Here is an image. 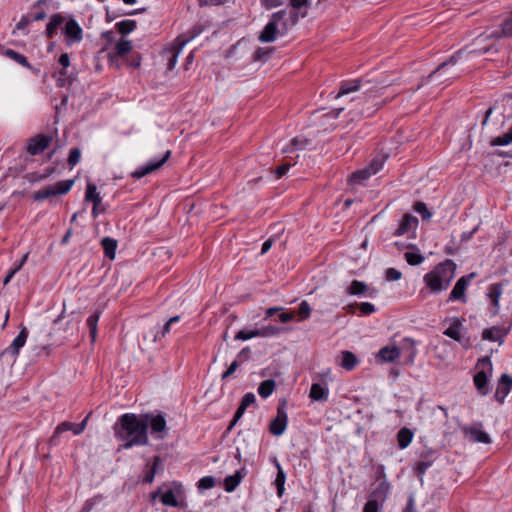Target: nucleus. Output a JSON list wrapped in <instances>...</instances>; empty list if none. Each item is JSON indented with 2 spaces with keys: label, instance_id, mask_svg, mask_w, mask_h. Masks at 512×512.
Returning a JSON list of instances; mask_svg holds the SVG:
<instances>
[{
  "label": "nucleus",
  "instance_id": "1",
  "mask_svg": "<svg viewBox=\"0 0 512 512\" xmlns=\"http://www.w3.org/2000/svg\"><path fill=\"white\" fill-rule=\"evenodd\" d=\"M115 437L124 442L120 448L129 449L133 446L147 445V420L135 414L122 415L114 426Z\"/></svg>",
  "mask_w": 512,
  "mask_h": 512
},
{
  "label": "nucleus",
  "instance_id": "2",
  "mask_svg": "<svg viewBox=\"0 0 512 512\" xmlns=\"http://www.w3.org/2000/svg\"><path fill=\"white\" fill-rule=\"evenodd\" d=\"M456 264L452 260H445L438 264L432 271L427 273L423 280L433 293H440L446 290L455 277Z\"/></svg>",
  "mask_w": 512,
  "mask_h": 512
},
{
  "label": "nucleus",
  "instance_id": "3",
  "mask_svg": "<svg viewBox=\"0 0 512 512\" xmlns=\"http://www.w3.org/2000/svg\"><path fill=\"white\" fill-rule=\"evenodd\" d=\"M387 159L386 155L378 154L376 155L368 165L364 168L359 169L353 172L349 177V182L352 185H364L365 182L372 176L377 174L380 170L383 169L385 161Z\"/></svg>",
  "mask_w": 512,
  "mask_h": 512
},
{
  "label": "nucleus",
  "instance_id": "4",
  "mask_svg": "<svg viewBox=\"0 0 512 512\" xmlns=\"http://www.w3.org/2000/svg\"><path fill=\"white\" fill-rule=\"evenodd\" d=\"M378 97V90L375 89H364L359 95L351 98V101L355 103L353 111L357 114L371 116V114L382 106V102H375L372 105L371 102Z\"/></svg>",
  "mask_w": 512,
  "mask_h": 512
},
{
  "label": "nucleus",
  "instance_id": "5",
  "mask_svg": "<svg viewBox=\"0 0 512 512\" xmlns=\"http://www.w3.org/2000/svg\"><path fill=\"white\" fill-rule=\"evenodd\" d=\"M461 51L456 52L452 55L447 61L441 63L436 70L430 73L427 79L431 80L434 78H439L441 82L447 81L449 79L455 78L457 76L456 72H450L449 69L456 65L457 61L461 57Z\"/></svg>",
  "mask_w": 512,
  "mask_h": 512
},
{
  "label": "nucleus",
  "instance_id": "6",
  "mask_svg": "<svg viewBox=\"0 0 512 512\" xmlns=\"http://www.w3.org/2000/svg\"><path fill=\"white\" fill-rule=\"evenodd\" d=\"M191 36L189 38L184 37L183 35L176 38L175 43L170 48L164 51V57L167 59V69L172 70L178 59V55L182 51L183 47L193 38Z\"/></svg>",
  "mask_w": 512,
  "mask_h": 512
},
{
  "label": "nucleus",
  "instance_id": "7",
  "mask_svg": "<svg viewBox=\"0 0 512 512\" xmlns=\"http://www.w3.org/2000/svg\"><path fill=\"white\" fill-rule=\"evenodd\" d=\"M281 331L282 329L277 326L268 325L251 331L241 330L236 334L235 339L249 340L254 337H272L279 334Z\"/></svg>",
  "mask_w": 512,
  "mask_h": 512
},
{
  "label": "nucleus",
  "instance_id": "8",
  "mask_svg": "<svg viewBox=\"0 0 512 512\" xmlns=\"http://www.w3.org/2000/svg\"><path fill=\"white\" fill-rule=\"evenodd\" d=\"M475 276H476L475 273H470V274L458 279L449 295L448 300L449 301H461V302L465 303L467 301V298L465 295L466 289Z\"/></svg>",
  "mask_w": 512,
  "mask_h": 512
},
{
  "label": "nucleus",
  "instance_id": "9",
  "mask_svg": "<svg viewBox=\"0 0 512 512\" xmlns=\"http://www.w3.org/2000/svg\"><path fill=\"white\" fill-rule=\"evenodd\" d=\"M288 423V416L285 411V404H281L277 409V416L270 424V432L275 436H280L284 433Z\"/></svg>",
  "mask_w": 512,
  "mask_h": 512
},
{
  "label": "nucleus",
  "instance_id": "10",
  "mask_svg": "<svg viewBox=\"0 0 512 512\" xmlns=\"http://www.w3.org/2000/svg\"><path fill=\"white\" fill-rule=\"evenodd\" d=\"M170 155H171V152L169 150H167L161 159L153 160L143 166H140L138 169H136L132 173V176L134 178L140 179V178L158 170L169 159Z\"/></svg>",
  "mask_w": 512,
  "mask_h": 512
},
{
  "label": "nucleus",
  "instance_id": "11",
  "mask_svg": "<svg viewBox=\"0 0 512 512\" xmlns=\"http://www.w3.org/2000/svg\"><path fill=\"white\" fill-rule=\"evenodd\" d=\"M481 426V423L477 424V426H465L462 428V431L469 440L488 444L491 442V439L489 435L481 429Z\"/></svg>",
  "mask_w": 512,
  "mask_h": 512
},
{
  "label": "nucleus",
  "instance_id": "12",
  "mask_svg": "<svg viewBox=\"0 0 512 512\" xmlns=\"http://www.w3.org/2000/svg\"><path fill=\"white\" fill-rule=\"evenodd\" d=\"M64 34L69 44L79 43L83 38V30L78 22L73 18H70L66 22L64 27Z\"/></svg>",
  "mask_w": 512,
  "mask_h": 512
},
{
  "label": "nucleus",
  "instance_id": "13",
  "mask_svg": "<svg viewBox=\"0 0 512 512\" xmlns=\"http://www.w3.org/2000/svg\"><path fill=\"white\" fill-rule=\"evenodd\" d=\"M503 293V285L501 283L491 284L487 288L486 296L491 304V313L492 315H497L499 313L500 305L499 299Z\"/></svg>",
  "mask_w": 512,
  "mask_h": 512
},
{
  "label": "nucleus",
  "instance_id": "14",
  "mask_svg": "<svg viewBox=\"0 0 512 512\" xmlns=\"http://www.w3.org/2000/svg\"><path fill=\"white\" fill-rule=\"evenodd\" d=\"M480 37L484 40L488 39H500L512 37V13L503 21L500 30H494L491 33H483Z\"/></svg>",
  "mask_w": 512,
  "mask_h": 512
},
{
  "label": "nucleus",
  "instance_id": "15",
  "mask_svg": "<svg viewBox=\"0 0 512 512\" xmlns=\"http://www.w3.org/2000/svg\"><path fill=\"white\" fill-rule=\"evenodd\" d=\"M418 227V219L417 217L411 215V214H405L402 218V220L399 223V226L397 230L395 231L394 235L396 236H402L407 233L414 234L416 231V228Z\"/></svg>",
  "mask_w": 512,
  "mask_h": 512
},
{
  "label": "nucleus",
  "instance_id": "16",
  "mask_svg": "<svg viewBox=\"0 0 512 512\" xmlns=\"http://www.w3.org/2000/svg\"><path fill=\"white\" fill-rule=\"evenodd\" d=\"M509 329L503 326H493L491 328L484 329L482 332V339L502 343L504 337L508 334Z\"/></svg>",
  "mask_w": 512,
  "mask_h": 512
},
{
  "label": "nucleus",
  "instance_id": "17",
  "mask_svg": "<svg viewBox=\"0 0 512 512\" xmlns=\"http://www.w3.org/2000/svg\"><path fill=\"white\" fill-rule=\"evenodd\" d=\"M401 355V349L398 348L395 345H387L382 347L378 354L377 359L381 362H394L396 359H398Z\"/></svg>",
  "mask_w": 512,
  "mask_h": 512
},
{
  "label": "nucleus",
  "instance_id": "18",
  "mask_svg": "<svg viewBox=\"0 0 512 512\" xmlns=\"http://www.w3.org/2000/svg\"><path fill=\"white\" fill-rule=\"evenodd\" d=\"M51 141V138L45 135H38L31 139L29 145H28V152L31 155H37L41 152H43L48 146Z\"/></svg>",
  "mask_w": 512,
  "mask_h": 512
},
{
  "label": "nucleus",
  "instance_id": "19",
  "mask_svg": "<svg viewBox=\"0 0 512 512\" xmlns=\"http://www.w3.org/2000/svg\"><path fill=\"white\" fill-rule=\"evenodd\" d=\"M461 325L462 322L458 318L453 319L452 324L444 331V335L454 339L455 341H458L463 346L468 347L469 340L464 339L460 334Z\"/></svg>",
  "mask_w": 512,
  "mask_h": 512
},
{
  "label": "nucleus",
  "instance_id": "20",
  "mask_svg": "<svg viewBox=\"0 0 512 512\" xmlns=\"http://www.w3.org/2000/svg\"><path fill=\"white\" fill-rule=\"evenodd\" d=\"M28 337V331L26 327H22L18 336L12 341L11 345L5 350V353L17 356L20 349L25 345Z\"/></svg>",
  "mask_w": 512,
  "mask_h": 512
},
{
  "label": "nucleus",
  "instance_id": "21",
  "mask_svg": "<svg viewBox=\"0 0 512 512\" xmlns=\"http://www.w3.org/2000/svg\"><path fill=\"white\" fill-rule=\"evenodd\" d=\"M512 387V377L508 374H503L499 380L498 387L495 393V398L499 402H503L505 397L509 394Z\"/></svg>",
  "mask_w": 512,
  "mask_h": 512
},
{
  "label": "nucleus",
  "instance_id": "22",
  "mask_svg": "<svg viewBox=\"0 0 512 512\" xmlns=\"http://www.w3.org/2000/svg\"><path fill=\"white\" fill-rule=\"evenodd\" d=\"M278 32V25L272 21H269L259 34L258 40L263 43L274 42L277 38Z\"/></svg>",
  "mask_w": 512,
  "mask_h": 512
},
{
  "label": "nucleus",
  "instance_id": "23",
  "mask_svg": "<svg viewBox=\"0 0 512 512\" xmlns=\"http://www.w3.org/2000/svg\"><path fill=\"white\" fill-rule=\"evenodd\" d=\"M363 87L364 85L359 79L345 81L341 84L340 90L337 93L336 98L346 96L350 93L359 92L361 89H363Z\"/></svg>",
  "mask_w": 512,
  "mask_h": 512
},
{
  "label": "nucleus",
  "instance_id": "24",
  "mask_svg": "<svg viewBox=\"0 0 512 512\" xmlns=\"http://www.w3.org/2000/svg\"><path fill=\"white\" fill-rule=\"evenodd\" d=\"M144 420H147V425L150 424L152 433H161L166 430V420L162 415H149L142 416Z\"/></svg>",
  "mask_w": 512,
  "mask_h": 512
},
{
  "label": "nucleus",
  "instance_id": "25",
  "mask_svg": "<svg viewBox=\"0 0 512 512\" xmlns=\"http://www.w3.org/2000/svg\"><path fill=\"white\" fill-rule=\"evenodd\" d=\"M85 203H91L92 214L94 217H97L99 214L104 213L106 207L102 204V199L100 194H85Z\"/></svg>",
  "mask_w": 512,
  "mask_h": 512
},
{
  "label": "nucleus",
  "instance_id": "26",
  "mask_svg": "<svg viewBox=\"0 0 512 512\" xmlns=\"http://www.w3.org/2000/svg\"><path fill=\"white\" fill-rule=\"evenodd\" d=\"M341 357V367L344 369L351 371L353 370L359 363L357 357L350 351H342L340 354Z\"/></svg>",
  "mask_w": 512,
  "mask_h": 512
},
{
  "label": "nucleus",
  "instance_id": "27",
  "mask_svg": "<svg viewBox=\"0 0 512 512\" xmlns=\"http://www.w3.org/2000/svg\"><path fill=\"white\" fill-rule=\"evenodd\" d=\"M414 437L413 432L406 427L401 428L397 433V442L400 449L407 448Z\"/></svg>",
  "mask_w": 512,
  "mask_h": 512
},
{
  "label": "nucleus",
  "instance_id": "28",
  "mask_svg": "<svg viewBox=\"0 0 512 512\" xmlns=\"http://www.w3.org/2000/svg\"><path fill=\"white\" fill-rule=\"evenodd\" d=\"M328 388L319 383H314L310 389V398L315 401H325L328 398Z\"/></svg>",
  "mask_w": 512,
  "mask_h": 512
},
{
  "label": "nucleus",
  "instance_id": "29",
  "mask_svg": "<svg viewBox=\"0 0 512 512\" xmlns=\"http://www.w3.org/2000/svg\"><path fill=\"white\" fill-rule=\"evenodd\" d=\"M101 245L105 256L110 260H113L116 255L117 241L110 237H105L101 240Z\"/></svg>",
  "mask_w": 512,
  "mask_h": 512
},
{
  "label": "nucleus",
  "instance_id": "30",
  "mask_svg": "<svg viewBox=\"0 0 512 512\" xmlns=\"http://www.w3.org/2000/svg\"><path fill=\"white\" fill-rule=\"evenodd\" d=\"M64 18L61 14H53L46 27V37L52 38L57 28L63 23Z\"/></svg>",
  "mask_w": 512,
  "mask_h": 512
},
{
  "label": "nucleus",
  "instance_id": "31",
  "mask_svg": "<svg viewBox=\"0 0 512 512\" xmlns=\"http://www.w3.org/2000/svg\"><path fill=\"white\" fill-rule=\"evenodd\" d=\"M275 466L277 468V476L275 479V485L277 488V495L281 497L284 493V484L286 480V475L280 465V463L277 461V459L274 460Z\"/></svg>",
  "mask_w": 512,
  "mask_h": 512
},
{
  "label": "nucleus",
  "instance_id": "32",
  "mask_svg": "<svg viewBox=\"0 0 512 512\" xmlns=\"http://www.w3.org/2000/svg\"><path fill=\"white\" fill-rule=\"evenodd\" d=\"M474 384L477 388V390L482 394L486 395L488 393V390L486 388L487 382H488V376L486 372L479 371L474 375Z\"/></svg>",
  "mask_w": 512,
  "mask_h": 512
},
{
  "label": "nucleus",
  "instance_id": "33",
  "mask_svg": "<svg viewBox=\"0 0 512 512\" xmlns=\"http://www.w3.org/2000/svg\"><path fill=\"white\" fill-rule=\"evenodd\" d=\"M276 387V382L273 379H267L260 383L258 387V394L262 398L269 397Z\"/></svg>",
  "mask_w": 512,
  "mask_h": 512
},
{
  "label": "nucleus",
  "instance_id": "34",
  "mask_svg": "<svg viewBox=\"0 0 512 512\" xmlns=\"http://www.w3.org/2000/svg\"><path fill=\"white\" fill-rule=\"evenodd\" d=\"M100 314H101L100 311H96L91 316H89V318L87 319V326L89 328V333H90L92 342H95L96 337H97V323L99 321Z\"/></svg>",
  "mask_w": 512,
  "mask_h": 512
},
{
  "label": "nucleus",
  "instance_id": "35",
  "mask_svg": "<svg viewBox=\"0 0 512 512\" xmlns=\"http://www.w3.org/2000/svg\"><path fill=\"white\" fill-rule=\"evenodd\" d=\"M115 49V56L117 57H123L127 53H129L132 49V43L129 40L126 39H120L114 47Z\"/></svg>",
  "mask_w": 512,
  "mask_h": 512
},
{
  "label": "nucleus",
  "instance_id": "36",
  "mask_svg": "<svg viewBox=\"0 0 512 512\" xmlns=\"http://www.w3.org/2000/svg\"><path fill=\"white\" fill-rule=\"evenodd\" d=\"M242 475L240 472H236L233 475L227 476L224 480L225 490L227 492H232L239 485L241 481Z\"/></svg>",
  "mask_w": 512,
  "mask_h": 512
},
{
  "label": "nucleus",
  "instance_id": "37",
  "mask_svg": "<svg viewBox=\"0 0 512 512\" xmlns=\"http://www.w3.org/2000/svg\"><path fill=\"white\" fill-rule=\"evenodd\" d=\"M5 55L23 67H26V68L31 67L30 63L28 62L27 58L24 55L12 50V49H7L5 51Z\"/></svg>",
  "mask_w": 512,
  "mask_h": 512
},
{
  "label": "nucleus",
  "instance_id": "38",
  "mask_svg": "<svg viewBox=\"0 0 512 512\" xmlns=\"http://www.w3.org/2000/svg\"><path fill=\"white\" fill-rule=\"evenodd\" d=\"M74 180L59 181L54 187H48L43 192H69L73 186Z\"/></svg>",
  "mask_w": 512,
  "mask_h": 512
},
{
  "label": "nucleus",
  "instance_id": "39",
  "mask_svg": "<svg viewBox=\"0 0 512 512\" xmlns=\"http://www.w3.org/2000/svg\"><path fill=\"white\" fill-rule=\"evenodd\" d=\"M402 349H405L407 351V364H413L417 350L415 347V342L411 339H405L404 340V346Z\"/></svg>",
  "mask_w": 512,
  "mask_h": 512
},
{
  "label": "nucleus",
  "instance_id": "40",
  "mask_svg": "<svg viewBox=\"0 0 512 512\" xmlns=\"http://www.w3.org/2000/svg\"><path fill=\"white\" fill-rule=\"evenodd\" d=\"M367 285L358 280H353L350 286L347 288V293L350 295H361L367 290Z\"/></svg>",
  "mask_w": 512,
  "mask_h": 512
},
{
  "label": "nucleus",
  "instance_id": "41",
  "mask_svg": "<svg viewBox=\"0 0 512 512\" xmlns=\"http://www.w3.org/2000/svg\"><path fill=\"white\" fill-rule=\"evenodd\" d=\"M512 143V126L509 128L508 132L494 138L491 142V146H505Z\"/></svg>",
  "mask_w": 512,
  "mask_h": 512
},
{
  "label": "nucleus",
  "instance_id": "42",
  "mask_svg": "<svg viewBox=\"0 0 512 512\" xmlns=\"http://www.w3.org/2000/svg\"><path fill=\"white\" fill-rule=\"evenodd\" d=\"M274 49L270 47H259L253 54L254 61H266L273 53Z\"/></svg>",
  "mask_w": 512,
  "mask_h": 512
},
{
  "label": "nucleus",
  "instance_id": "43",
  "mask_svg": "<svg viewBox=\"0 0 512 512\" xmlns=\"http://www.w3.org/2000/svg\"><path fill=\"white\" fill-rule=\"evenodd\" d=\"M136 27V21L135 20H123L119 23H117V29L118 32L122 35L129 34L132 32Z\"/></svg>",
  "mask_w": 512,
  "mask_h": 512
},
{
  "label": "nucleus",
  "instance_id": "44",
  "mask_svg": "<svg viewBox=\"0 0 512 512\" xmlns=\"http://www.w3.org/2000/svg\"><path fill=\"white\" fill-rule=\"evenodd\" d=\"M161 502L165 506L177 507L179 506V502L173 492V490H168L161 496Z\"/></svg>",
  "mask_w": 512,
  "mask_h": 512
},
{
  "label": "nucleus",
  "instance_id": "45",
  "mask_svg": "<svg viewBox=\"0 0 512 512\" xmlns=\"http://www.w3.org/2000/svg\"><path fill=\"white\" fill-rule=\"evenodd\" d=\"M405 260L409 265H419L424 261V257L419 253L406 252L404 254Z\"/></svg>",
  "mask_w": 512,
  "mask_h": 512
},
{
  "label": "nucleus",
  "instance_id": "46",
  "mask_svg": "<svg viewBox=\"0 0 512 512\" xmlns=\"http://www.w3.org/2000/svg\"><path fill=\"white\" fill-rule=\"evenodd\" d=\"M309 143V140L306 137L298 136L292 139L290 145H291V151L294 150H302L304 149Z\"/></svg>",
  "mask_w": 512,
  "mask_h": 512
},
{
  "label": "nucleus",
  "instance_id": "47",
  "mask_svg": "<svg viewBox=\"0 0 512 512\" xmlns=\"http://www.w3.org/2000/svg\"><path fill=\"white\" fill-rule=\"evenodd\" d=\"M215 486V478L213 476H205L198 482V488L200 490L211 489Z\"/></svg>",
  "mask_w": 512,
  "mask_h": 512
},
{
  "label": "nucleus",
  "instance_id": "48",
  "mask_svg": "<svg viewBox=\"0 0 512 512\" xmlns=\"http://www.w3.org/2000/svg\"><path fill=\"white\" fill-rule=\"evenodd\" d=\"M414 210L421 215L423 220H429L432 216L426 205L422 202H417L414 205Z\"/></svg>",
  "mask_w": 512,
  "mask_h": 512
},
{
  "label": "nucleus",
  "instance_id": "49",
  "mask_svg": "<svg viewBox=\"0 0 512 512\" xmlns=\"http://www.w3.org/2000/svg\"><path fill=\"white\" fill-rule=\"evenodd\" d=\"M72 427H73V423H71V422L64 421V422L60 423L54 431L52 440H54L58 435H60L63 432L71 431Z\"/></svg>",
  "mask_w": 512,
  "mask_h": 512
},
{
  "label": "nucleus",
  "instance_id": "50",
  "mask_svg": "<svg viewBox=\"0 0 512 512\" xmlns=\"http://www.w3.org/2000/svg\"><path fill=\"white\" fill-rule=\"evenodd\" d=\"M311 308L307 301H302L298 308V314L301 319H307L310 316Z\"/></svg>",
  "mask_w": 512,
  "mask_h": 512
},
{
  "label": "nucleus",
  "instance_id": "51",
  "mask_svg": "<svg viewBox=\"0 0 512 512\" xmlns=\"http://www.w3.org/2000/svg\"><path fill=\"white\" fill-rule=\"evenodd\" d=\"M80 157H81V152L78 148L71 149L69 157H68V164L70 166H75L79 162Z\"/></svg>",
  "mask_w": 512,
  "mask_h": 512
},
{
  "label": "nucleus",
  "instance_id": "52",
  "mask_svg": "<svg viewBox=\"0 0 512 512\" xmlns=\"http://www.w3.org/2000/svg\"><path fill=\"white\" fill-rule=\"evenodd\" d=\"M59 64L62 65L63 69L60 71L61 76H66V68L70 65V57L68 53H62L59 57Z\"/></svg>",
  "mask_w": 512,
  "mask_h": 512
},
{
  "label": "nucleus",
  "instance_id": "53",
  "mask_svg": "<svg viewBox=\"0 0 512 512\" xmlns=\"http://www.w3.org/2000/svg\"><path fill=\"white\" fill-rule=\"evenodd\" d=\"M385 276L388 281H397L401 279L402 273L395 268H388Z\"/></svg>",
  "mask_w": 512,
  "mask_h": 512
},
{
  "label": "nucleus",
  "instance_id": "54",
  "mask_svg": "<svg viewBox=\"0 0 512 512\" xmlns=\"http://www.w3.org/2000/svg\"><path fill=\"white\" fill-rule=\"evenodd\" d=\"M357 308L360 309L363 315H370L375 312V306L369 302H362L358 304Z\"/></svg>",
  "mask_w": 512,
  "mask_h": 512
},
{
  "label": "nucleus",
  "instance_id": "55",
  "mask_svg": "<svg viewBox=\"0 0 512 512\" xmlns=\"http://www.w3.org/2000/svg\"><path fill=\"white\" fill-rule=\"evenodd\" d=\"M290 166V163H283L280 166H278L275 170H273L272 173L275 175V178L279 179L286 174Z\"/></svg>",
  "mask_w": 512,
  "mask_h": 512
},
{
  "label": "nucleus",
  "instance_id": "56",
  "mask_svg": "<svg viewBox=\"0 0 512 512\" xmlns=\"http://www.w3.org/2000/svg\"><path fill=\"white\" fill-rule=\"evenodd\" d=\"M429 466H430L429 462H425V461L418 462L414 469L417 476L422 478V476L425 474V472L427 471Z\"/></svg>",
  "mask_w": 512,
  "mask_h": 512
},
{
  "label": "nucleus",
  "instance_id": "57",
  "mask_svg": "<svg viewBox=\"0 0 512 512\" xmlns=\"http://www.w3.org/2000/svg\"><path fill=\"white\" fill-rule=\"evenodd\" d=\"M246 409H247V408H246V407H244V406L240 403V405H239V407H238V409H237V411H236V413H235V415H234V418H233V420L231 421V423H230V425H229V427H228V430H231V429L233 428V426H234V425L238 422V420L243 416V414H244V412H245V410H246Z\"/></svg>",
  "mask_w": 512,
  "mask_h": 512
},
{
  "label": "nucleus",
  "instance_id": "58",
  "mask_svg": "<svg viewBox=\"0 0 512 512\" xmlns=\"http://www.w3.org/2000/svg\"><path fill=\"white\" fill-rule=\"evenodd\" d=\"M256 401V397L253 393H246L243 397H242V400H241V404L244 406V407H249L250 405L254 404Z\"/></svg>",
  "mask_w": 512,
  "mask_h": 512
},
{
  "label": "nucleus",
  "instance_id": "59",
  "mask_svg": "<svg viewBox=\"0 0 512 512\" xmlns=\"http://www.w3.org/2000/svg\"><path fill=\"white\" fill-rule=\"evenodd\" d=\"M363 512H379L378 502L376 500H369L365 504Z\"/></svg>",
  "mask_w": 512,
  "mask_h": 512
},
{
  "label": "nucleus",
  "instance_id": "60",
  "mask_svg": "<svg viewBox=\"0 0 512 512\" xmlns=\"http://www.w3.org/2000/svg\"><path fill=\"white\" fill-rule=\"evenodd\" d=\"M261 3L265 8L271 9L282 5L284 0H261Z\"/></svg>",
  "mask_w": 512,
  "mask_h": 512
},
{
  "label": "nucleus",
  "instance_id": "61",
  "mask_svg": "<svg viewBox=\"0 0 512 512\" xmlns=\"http://www.w3.org/2000/svg\"><path fill=\"white\" fill-rule=\"evenodd\" d=\"M238 368V362L237 361H233L230 366L228 367V369L222 374V379H227L229 378L230 376H232V374L236 371V369Z\"/></svg>",
  "mask_w": 512,
  "mask_h": 512
},
{
  "label": "nucleus",
  "instance_id": "62",
  "mask_svg": "<svg viewBox=\"0 0 512 512\" xmlns=\"http://www.w3.org/2000/svg\"><path fill=\"white\" fill-rule=\"evenodd\" d=\"M403 512H417L415 509V498L414 495L411 494L408 498L407 505Z\"/></svg>",
  "mask_w": 512,
  "mask_h": 512
},
{
  "label": "nucleus",
  "instance_id": "63",
  "mask_svg": "<svg viewBox=\"0 0 512 512\" xmlns=\"http://www.w3.org/2000/svg\"><path fill=\"white\" fill-rule=\"evenodd\" d=\"M285 15H286V11L285 10H280V11L275 12V13L272 14L270 21H272V22H274L275 24L278 25V23L281 20L284 19Z\"/></svg>",
  "mask_w": 512,
  "mask_h": 512
},
{
  "label": "nucleus",
  "instance_id": "64",
  "mask_svg": "<svg viewBox=\"0 0 512 512\" xmlns=\"http://www.w3.org/2000/svg\"><path fill=\"white\" fill-rule=\"evenodd\" d=\"M31 22V18L28 16H23L20 21L17 23L16 28L18 30L25 29Z\"/></svg>",
  "mask_w": 512,
  "mask_h": 512
}]
</instances>
